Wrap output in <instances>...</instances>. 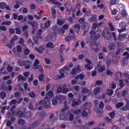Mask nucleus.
<instances>
[{"mask_svg":"<svg viewBox=\"0 0 129 129\" xmlns=\"http://www.w3.org/2000/svg\"><path fill=\"white\" fill-rule=\"evenodd\" d=\"M39 104H42L45 108H49L51 106V102L48 100L40 101L38 103H36V105H39Z\"/></svg>","mask_w":129,"mask_h":129,"instance_id":"1","label":"nucleus"},{"mask_svg":"<svg viewBox=\"0 0 129 129\" xmlns=\"http://www.w3.org/2000/svg\"><path fill=\"white\" fill-rule=\"evenodd\" d=\"M103 36L106 40H110L112 39L111 34L109 33V30L108 29H104L103 32Z\"/></svg>","mask_w":129,"mask_h":129,"instance_id":"2","label":"nucleus"},{"mask_svg":"<svg viewBox=\"0 0 129 129\" xmlns=\"http://www.w3.org/2000/svg\"><path fill=\"white\" fill-rule=\"evenodd\" d=\"M89 30H90V26L88 24L85 25L83 27V36L84 37L88 32H89Z\"/></svg>","mask_w":129,"mask_h":129,"instance_id":"3","label":"nucleus"},{"mask_svg":"<svg viewBox=\"0 0 129 129\" xmlns=\"http://www.w3.org/2000/svg\"><path fill=\"white\" fill-rule=\"evenodd\" d=\"M66 113V112L64 111L63 109H61L60 110V113L59 114V120H64L65 119L66 120H67V119H66V117L65 116V114Z\"/></svg>","mask_w":129,"mask_h":129,"instance_id":"4","label":"nucleus"},{"mask_svg":"<svg viewBox=\"0 0 129 129\" xmlns=\"http://www.w3.org/2000/svg\"><path fill=\"white\" fill-rule=\"evenodd\" d=\"M56 33L54 32H51L48 35V38L50 41H55L56 40Z\"/></svg>","mask_w":129,"mask_h":129,"instance_id":"5","label":"nucleus"},{"mask_svg":"<svg viewBox=\"0 0 129 129\" xmlns=\"http://www.w3.org/2000/svg\"><path fill=\"white\" fill-rule=\"evenodd\" d=\"M119 27L122 28V29L118 30V32L120 33H121V32H123V31H125V27L126 26V24L125 23L122 22L119 23Z\"/></svg>","mask_w":129,"mask_h":129,"instance_id":"6","label":"nucleus"},{"mask_svg":"<svg viewBox=\"0 0 129 129\" xmlns=\"http://www.w3.org/2000/svg\"><path fill=\"white\" fill-rule=\"evenodd\" d=\"M33 115V113L31 111L23 112V118H28Z\"/></svg>","mask_w":129,"mask_h":129,"instance_id":"7","label":"nucleus"},{"mask_svg":"<svg viewBox=\"0 0 129 129\" xmlns=\"http://www.w3.org/2000/svg\"><path fill=\"white\" fill-rule=\"evenodd\" d=\"M28 25H30L32 27V29H35L38 26V22L36 21H29L28 22Z\"/></svg>","mask_w":129,"mask_h":129,"instance_id":"8","label":"nucleus"},{"mask_svg":"<svg viewBox=\"0 0 129 129\" xmlns=\"http://www.w3.org/2000/svg\"><path fill=\"white\" fill-rule=\"evenodd\" d=\"M126 104L125 106L122 108H121V110L122 111H124V110H129V100H126Z\"/></svg>","mask_w":129,"mask_h":129,"instance_id":"9","label":"nucleus"},{"mask_svg":"<svg viewBox=\"0 0 129 129\" xmlns=\"http://www.w3.org/2000/svg\"><path fill=\"white\" fill-rule=\"evenodd\" d=\"M69 88H68V87H67V85H63L62 86V93L63 94H67V92H69L70 91Z\"/></svg>","mask_w":129,"mask_h":129,"instance_id":"10","label":"nucleus"},{"mask_svg":"<svg viewBox=\"0 0 129 129\" xmlns=\"http://www.w3.org/2000/svg\"><path fill=\"white\" fill-rule=\"evenodd\" d=\"M81 103V100L80 99H77V101H73V103H72V107H75V106H77L79 105V103Z\"/></svg>","mask_w":129,"mask_h":129,"instance_id":"11","label":"nucleus"},{"mask_svg":"<svg viewBox=\"0 0 129 129\" xmlns=\"http://www.w3.org/2000/svg\"><path fill=\"white\" fill-rule=\"evenodd\" d=\"M40 63V61L38 60V59H36L35 62L33 64V69H35V70H37V69H38L39 67H40V66L38 65Z\"/></svg>","mask_w":129,"mask_h":129,"instance_id":"12","label":"nucleus"},{"mask_svg":"<svg viewBox=\"0 0 129 129\" xmlns=\"http://www.w3.org/2000/svg\"><path fill=\"white\" fill-rule=\"evenodd\" d=\"M101 90H100V87H97L96 88H95L93 90L94 94L95 95H97L98 94H99L100 93V92Z\"/></svg>","mask_w":129,"mask_h":129,"instance_id":"13","label":"nucleus"},{"mask_svg":"<svg viewBox=\"0 0 129 129\" xmlns=\"http://www.w3.org/2000/svg\"><path fill=\"white\" fill-rule=\"evenodd\" d=\"M84 78H85V76L84 75L81 74L75 77V79L76 80H78V79H80L81 80H83V79H84Z\"/></svg>","mask_w":129,"mask_h":129,"instance_id":"14","label":"nucleus"},{"mask_svg":"<svg viewBox=\"0 0 129 129\" xmlns=\"http://www.w3.org/2000/svg\"><path fill=\"white\" fill-rule=\"evenodd\" d=\"M109 49L110 50H115V42H110L109 43Z\"/></svg>","mask_w":129,"mask_h":129,"instance_id":"15","label":"nucleus"},{"mask_svg":"<svg viewBox=\"0 0 129 129\" xmlns=\"http://www.w3.org/2000/svg\"><path fill=\"white\" fill-rule=\"evenodd\" d=\"M118 40L119 41H123V40H125L126 39V34H124L123 35L120 34L118 36Z\"/></svg>","mask_w":129,"mask_h":129,"instance_id":"16","label":"nucleus"},{"mask_svg":"<svg viewBox=\"0 0 129 129\" xmlns=\"http://www.w3.org/2000/svg\"><path fill=\"white\" fill-rule=\"evenodd\" d=\"M56 98L58 99V100H65V99L67 98V97L63 95H58L56 96Z\"/></svg>","mask_w":129,"mask_h":129,"instance_id":"17","label":"nucleus"},{"mask_svg":"<svg viewBox=\"0 0 129 129\" xmlns=\"http://www.w3.org/2000/svg\"><path fill=\"white\" fill-rule=\"evenodd\" d=\"M122 75V74L121 73H119L117 72L115 74V80L117 81L118 79H119V77H121Z\"/></svg>","mask_w":129,"mask_h":129,"instance_id":"18","label":"nucleus"},{"mask_svg":"<svg viewBox=\"0 0 129 129\" xmlns=\"http://www.w3.org/2000/svg\"><path fill=\"white\" fill-rule=\"evenodd\" d=\"M53 33H55L56 34L57 33H59V28H58V26L57 25L53 26L52 27Z\"/></svg>","mask_w":129,"mask_h":129,"instance_id":"19","label":"nucleus"},{"mask_svg":"<svg viewBox=\"0 0 129 129\" xmlns=\"http://www.w3.org/2000/svg\"><path fill=\"white\" fill-rule=\"evenodd\" d=\"M16 115L18 117H22L24 115V111L19 110L17 112Z\"/></svg>","mask_w":129,"mask_h":129,"instance_id":"20","label":"nucleus"},{"mask_svg":"<svg viewBox=\"0 0 129 129\" xmlns=\"http://www.w3.org/2000/svg\"><path fill=\"white\" fill-rule=\"evenodd\" d=\"M39 125V122L38 121H35L30 125L31 128H35L36 126Z\"/></svg>","mask_w":129,"mask_h":129,"instance_id":"21","label":"nucleus"},{"mask_svg":"<svg viewBox=\"0 0 129 129\" xmlns=\"http://www.w3.org/2000/svg\"><path fill=\"white\" fill-rule=\"evenodd\" d=\"M0 97H1L2 99L4 100L7 97V93L6 92H2L0 93Z\"/></svg>","mask_w":129,"mask_h":129,"instance_id":"22","label":"nucleus"},{"mask_svg":"<svg viewBox=\"0 0 129 129\" xmlns=\"http://www.w3.org/2000/svg\"><path fill=\"white\" fill-rule=\"evenodd\" d=\"M7 3L6 2H0V9H1V10L5 9Z\"/></svg>","mask_w":129,"mask_h":129,"instance_id":"23","label":"nucleus"},{"mask_svg":"<svg viewBox=\"0 0 129 129\" xmlns=\"http://www.w3.org/2000/svg\"><path fill=\"white\" fill-rule=\"evenodd\" d=\"M61 109H63L66 112L67 109H69V106H68V105H67V101H66L64 102V108Z\"/></svg>","mask_w":129,"mask_h":129,"instance_id":"24","label":"nucleus"},{"mask_svg":"<svg viewBox=\"0 0 129 129\" xmlns=\"http://www.w3.org/2000/svg\"><path fill=\"white\" fill-rule=\"evenodd\" d=\"M11 107L10 106H5L2 107V113H5L6 109L9 110Z\"/></svg>","mask_w":129,"mask_h":129,"instance_id":"25","label":"nucleus"},{"mask_svg":"<svg viewBox=\"0 0 129 129\" xmlns=\"http://www.w3.org/2000/svg\"><path fill=\"white\" fill-rule=\"evenodd\" d=\"M29 96H30L31 98H35V97L37 96V95H36V94H35V92L34 91H31L29 92Z\"/></svg>","mask_w":129,"mask_h":129,"instance_id":"26","label":"nucleus"},{"mask_svg":"<svg viewBox=\"0 0 129 129\" xmlns=\"http://www.w3.org/2000/svg\"><path fill=\"white\" fill-rule=\"evenodd\" d=\"M17 103H18V101H17V100L16 99H13L11 100L10 102H9V105H13V104H14V105H16Z\"/></svg>","mask_w":129,"mask_h":129,"instance_id":"27","label":"nucleus"},{"mask_svg":"<svg viewBox=\"0 0 129 129\" xmlns=\"http://www.w3.org/2000/svg\"><path fill=\"white\" fill-rule=\"evenodd\" d=\"M35 50L36 51H37L38 53H42V51L44 50V48H43L42 46H40L39 48H35Z\"/></svg>","mask_w":129,"mask_h":129,"instance_id":"28","label":"nucleus"},{"mask_svg":"<svg viewBox=\"0 0 129 129\" xmlns=\"http://www.w3.org/2000/svg\"><path fill=\"white\" fill-rule=\"evenodd\" d=\"M117 49H123V44L120 42H117Z\"/></svg>","mask_w":129,"mask_h":129,"instance_id":"29","label":"nucleus"},{"mask_svg":"<svg viewBox=\"0 0 129 129\" xmlns=\"http://www.w3.org/2000/svg\"><path fill=\"white\" fill-rule=\"evenodd\" d=\"M96 35V33L93 31H92L90 32V38L91 39H94V37L95 36V35Z\"/></svg>","mask_w":129,"mask_h":129,"instance_id":"30","label":"nucleus"},{"mask_svg":"<svg viewBox=\"0 0 129 129\" xmlns=\"http://www.w3.org/2000/svg\"><path fill=\"white\" fill-rule=\"evenodd\" d=\"M74 37H75V36H72L69 35V36L66 37V38H65L66 41L69 42V41H71V40H72V39H73Z\"/></svg>","mask_w":129,"mask_h":129,"instance_id":"31","label":"nucleus"},{"mask_svg":"<svg viewBox=\"0 0 129 129\" xmlns=\"http://www.w3.org/2000/svg\"><path fill=\"white\" fill-rule=\"evenodd\" d=\"M46 47L53 48H54V44L52 42H48L46 44Z\"/></svg>","mask_w":129,"mask_h":129,"instance_id":"32","label":"nucleus"},{"mask_svg":"<svg viewBox=\"0 0 129 129\" xmlns=\"http://www.w3.org/2000/svg\"><path fill=\"white\" fill-rule=\"evenodd\" d=\"M55 118H56V117L55 116V114L54 113H52L50 116H49V119L51 121H53V120H55Z\"/></svg>","mask_w":129,"mask_h":129,"instance_id":"33","label":"nucleus"},{"mask_svg":"<svg viewBox=\"0 0 129 129\" xmlns=\"http://www.w3.org/2000/svg\"><path fill=\"white\" fill-rule=\"evenodd\" d=\"M2 25H5L7 26H11L12 25V22L11 21H4L2 23Z\"/></svg>","mask_w":129,"mask_h":129,"instance_id":"34","label":"nucleus"},{"mask_svg":"<svg viewBox=\"0 0 129 129\" xmlns=\"http://www.w3.org/2000/svg\"><path fill=\"white\" fill-rule=\"evenodd\" d=\"M19 44H20V45H23V46H25V44H24V43H25V40H24V39L23 38L21 37L20 38L19 41H18Z\"/></svg>","mask_w":129,"mask_h":129,"instance_id":"35","label":"nucleus"},{"mask_svg":"<svg viewBox=\"0 0 129 129\" xmlns=\"http://www.w3.org/2000/svg\"><path fill=\"white\" fill-rule=\"evenodd\" d=\"M123 105H124V103L119 102L116 105V107L118 109L121 107V106H123Z\"/></svg>","mask_w":129,"mask_h":129,"instance_id":"36","label":"nucleus"},{"mask_svg":"<svg viewBox=\"0 0 129 129\" xmlns=\"http://www.w3.org/2000/svg\"><path fill=\"white\" fill-rule=\"evenodd\" d=\"M85 68L87 69V70H91L93 69V67H92L90 64H86L85 65Z\"/></svg>","mask_w":129,"mask_h":129,"instance_id":"37","label":"nucleus"},{"mask_svg":"<svg viewBox=\"0 0 129 129\" xmlns=\"http://www.w3.org/2000/svg\"><path fill=\"white\" fill-rule=\"evenodd\" d=\"M108 26L110 27V31H114V27L113 26V25L112 24V23L109 22L108 23Z\"/></svg>","mask_w":129,"mask_h":129,"instance_id":"38","label":"nucleus"},{"mask_svg":"<svg viewBox=\"0 0 129 129\" xmlns=\"http://www.w3.org/2000/svg\"><path fill=\"white\" fill-rule=\"evenodd\" d=\"M15 30L16 31V34H17V35H21V34H22V30H21V28H15Z\"/></svg>","mask_w":129,"mask_h":129,"instance_id":"39","label":"nucleus"},{"mask_svg":"<svg viewBox=\"0 0 129 129\" xmlns=\"http://www.w3.org/2000/svg\"><path fill=\"white\" fill-rule=\"evenodd\" d=\"M27 64V61H22L21 60L18 61V65L19 66H23V65H26Z\"/></svg>","mask_w":129,"mask_h":129,"instance_id":"40","label":"nucleus"},{"mask_svg":"<svg viewBox=\"0 0 129 129\" xmlns=\"http://www.w3.org/2000/svg\"><path fill=\"white\" fill-rule=\"evenodd\" d=\"M109 115H110L111 118H114L115 116V112L112 111L109 113Z\"/></svg>","mask_w":129,"mask_h":129,"instance_id":"41","label":"nucleus"},{"mask_svg":"<svg viewBox=\"0 0 129 129\" xmlns=\"http://www.w3.org/2000/svg\"><path fill=\"white\" fill-rule=\"evenodd\" d=\"M13 69H14V68L13 67L11 66V65H10V64L8 65V66H7L8 71H9V72H12Z\"/></svg>","mask_w":129,"mask_h":129,"instance_id":"42","label":"nucleus"},{"mask_svg":"<svg viewBox=\"0 0 129 129\" xmlns=\"http://www.w3.org/2000/svg\"><path fill=\"white\" fill-rule=\"evenodd\" d=\"M95 111L97 113H101L102 112V111H103V109H101L100 108H96L95 109Z\"/></svg>","mask_w":129,"mask_h":129,"instance_id":"43","label":"nucleus"},{"mask_svg":"<svg viewBox=\"0 0 129 129\" xmlns=\"http://www.w3.org/2000/svg\"><path fill=\"white\" fill-rule=\"evenodd\" d=\"M57 23L59 26H62L64 24V21L61 19H57Z\"/></svg>","mask_w":129,"mask_h":129,"instance_id":"44","label":"nucleus"},{"mask_svg":"<svg viewBox=\"0 0 129 129\" xmlns=\"http://www.w3.org/2000/svg\"><path fill=\"white\" fill-rule=\"evenodd\" d=\"M74 113L75 114V115L80 114V113H81V109L76 110L74 111Z\"/></svg>","mask_w":129,"mask_h":129,"instance_id":"45","label":"nucleus"},{"mask_svg":"<svg viewBox=\"0 0 129 129\" xmlns=\"http://www.w3.org/2000/svg\"><path fill=\"white\" fill-rule=\"evenodd\" d=\"M66 31L63 29V28H59L58 33L61 35H64L65 34Z\"/></svg>","mask_w":129,"mask_h":129,"instance_id":"46","label":"nucleus"},{"mask_svg":"<svg viewBox=\"0 0 129 129\" xmlns=\"http://www.w3.org/2000/svg\"><path fill=\"white\" fill-rule=\"evenodd\" d=\"M82 115H83L84 117H87V116H88V113H87L86 111L84 110L82 112Z\"/></svg>","mask_w":129,"mask_h":129,"instance_id":"47","label":"nucleus"},{"mask_svg":"<svg viewBox=\"0 0 129 129\" xmlns=\"http://www.w3.org/2000/svg\"><path fill=\"white\" fill-rule=\"evenodd\" d=\"M121 15L122 17H126V16L127 15V14L126 13V11L123 10H122L121 12Z\"/></svg>","mask_w":129,"mask_h":129,"instance_id":"48","label":"nucleus"},{"mask_svg":"<svg viewBox=\"0 0 129 129\" xmlns=\"http://www.w3.org/2000/svg\"><path fill=\"white\" fill-rule=\"evenodd\" d=\"M104 70H105V67L104 66H102L101 67L99 70H98V72L100 73H102V72H103V71H104Z\"/></svg>","mask_w":129,"mask_h":129,"instance_id":"49","label":"nucleus"},{"mask_svg":"<svg viewBox=\"0 0 129 129\" xmlns=\"http://www.w3.org/2000/svg\"><path fill=\"white\" fill-rule=\"evenodd\" d=\"M18 123L21 124V125H24L25 124V120L23 119H20L18 121Z\"/></svg>","mask_w":129,"mask_h":129,"instance_id":"50","label":"nucleus"},{"mask_svg":"<svg viewBox=\"0 0 129 129\" xmlns=\"http://www.w3.org/2000/svg\"><path fill=\"white\" fill-rule=\"evenodd\" d=\"M122 52H123V49L117 48V50L116 51V55H119V54L122 53Z\"/></svg>","mask_w":129,"mask_h":129,"instance_id":"51","label":"nucleus"},{"mask_svg":"<svg viewBox=\"0 0 129 129\" xmlns=\"http://www.w3.org/2000/svg\"><path fill=\"white\" fill-rule=\"evenodd\" d=\"M107 95H109V96H111L112 94H113V90L111 89H109L107 91Z\"/></svg>","mask_w":129,"mask_h":129,"instance_id":"52","label":"nucleus"},{"mask_svg":"<svg viewBox=\"0 0 129 129\" xmlns=\"http://www.w3.org/2000/svg\"><path fill=\"white\" fill-rule=\"evenodd\" d=\"M119 85L121 88H123V87H124V83H123V82L121 80H119Z\"/></svg>","mask_w":129,"mask_h":129,"instance_id":"53","label":"nucleus"},{"mask_svg":"<svg viewBox=\"0 0 129 129\" xmlns=\"http://www.w3.org/2000/svg\"><path fill=\"white\" fill-rule=\"evenodd\" d=\"M30 8L31 10H35L37 9V6L35 4H31L30 6Z\"/></svg>","mask_w":129,"mask_h":129,"instance_id":"54","label":"nucleus"},{"mask_svg":"<svg viewBox=\"0 0 129 129\" xmlns=\"http://www.w3.org/2000/svg\"><path fill=\"white\" fill-rule=\"evenodd\" d=\"M22 32H26V31L29 29V26L28 25H24L22 27Z\"/></svg>","mask_w":129,"mask_h":129,"instance_id":"55","label":"nucleus"},{"mask_svg":"<svg viewBox=\"0 0 129 129\" xmlns=\"http://www.w3.org/2000/svg\"><path fill=\"white\" fill-rule=\"evenodd\" d=\"M96 21V16L93 15L90 19V22H95Z\"/></svg>","mask_w":129,"mask_h":129,"instance_id":"56","label":"nucleus"},{"mask_svg":"<svg viewBox=\"0 0 129 129\" xmlns=\"http://www.w3.org/2000/svg\"><path fill=\"white\" fill-rule=\"evenodd\" d=\"M95 84H96V85H102V84H103V82H102V81H99V80H97L96 83Z\"/></svg>","mask_w":129,"mask_h":129,"instance_id":"57","label":"nucleus"},{"mask_svg":"<svg viewBox=\"0 0 129 129\" xmlns=\"http://www.w3.org/2000/svg\"><path fill=\"white\" fill-rule=\"evenodd\" d=\"M52 102L53 105H57L58 104V100L56 99H53Z\"/></svg>","mask_w":129,"mask_h":129,"instance_id":"58","label":"nucleus"},{"mask_svg":"<svg viewBox=\"0 0 129 129\" xmlns=\"http://www.w3.org/2000/svg\"><path fill=\"white\" fill-rule=\"evenodd\" d=\"M40 116H41V117H46V112L45 111H42L40 113Z\"/></svg>","mask_w":129,"mask_h":129,"instance_id":"59","label":"nucleus"},{"mask_svg":"<svg viewBox=\"0 0 129 129\" xmlns=\"http://www.w3.org/2000/svg\"><path fill=\"white\" fill-rule=\"evenodd\" d=\"M99 108H101V109H103V107H104V103L103 101H101L99 105Z\"/></svg>","mask_w":129,"mask_h":129,"instance_id":"60","label":"nucleus"},{"mask_svg":"<svg viewBox=\"0 0 129 129\" xmlns=\"http://www.w3.org/2000/svg\"><path fill=\"white\" fill-rule=\"evenodd\" d=\"M25 55H29L30 54V49L29 48H26L24 50Z\"/></svg>","mask_w":129,"mask_h":129,"instance_id":"61","label":"nucleus"},{"mask_svg":"<svg viewBox=\"0 0 129 129\" xmlns=\"http://www.w3.org/2000/svg\"><path fill=\"white\" fill-rule=\"evenodd\" d=\"M122 56H126V58L129 59V53L127 51H125L123 53Z\"/></svg>","mask_w":129,"mask_h":129,"instance_id":"62","label":"nucleus"},{"mask_svg":"<svg viewBox=\"0 0 129 129\" xmlns=\"http://www.w3.org/2000/svg\"><path fill=\"white\" fill-rule=\"evenodd\" d=\"M64 7L67 8L68 10H69V7H70V3L66 2L64 4Z\"/></svg>","mask_w":129,"mask_h":129,"instance_id":"63","label":"nucleus"},{"mask_svg":"<svg viewBox=\"0 0 129 129\" xmlns=\"http://www.w3.org/2000/svg\"><path fill=\"white\" fill-rule=\"evenodd\" d=\"M0 30H1V31H4V32H7V27H6V26H0Z\"/></svg>","mask_w":129,"mask_h":129,"instance_id":"64","label":"nucleus"}]
</instances>
